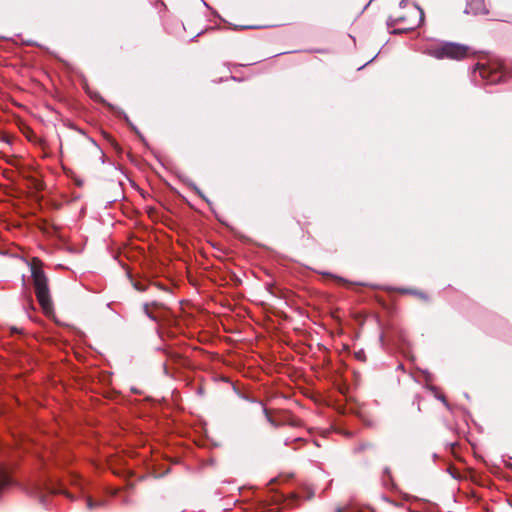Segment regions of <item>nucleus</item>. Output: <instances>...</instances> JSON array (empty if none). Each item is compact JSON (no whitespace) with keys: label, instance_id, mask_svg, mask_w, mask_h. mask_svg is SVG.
Returning a JSON list of instances; mask_svg holds the SVG:
<instances>
[{"label":"nucleus","instance_id":"f257e3e1","mask_svg":"<svg viewBox=\"0 0 512 512\" xmlns=\"http://www.w3.org/2000/svg\"><path fill=\"white\" fill-rule=\"evenodd\" d=\"M468 52L467 46L453 42L432 44L426 49V53L436 59L462 60L467 57Z\"/></svg>","mask_w":512,"mask_h":512},{"label":"nucleus","instance_id":"f03ea898","mask_svg":"<svg viewBox=\"0 0 512 512\" xmlns=\"http://www.w3.org/2000/svg\"><path fill=\"white\" fill-rule=\"evenodd\" d=\"M32 278L37 300L43 311L48 314L52 311V302L49 294L47 278L40 269L32 270Z\"/></svg>","mask_w":512,"mask_h":512},{"label":"nucleus","instance_id":"7ed1b4c3","mask_svg":"<svg viewBox=\"0 0 512 512\" xmlns=\"http://www.w3.org/2000/svg\"><path fill=\"white\" fill-rule=\"evenodd\" d=\"M422 11L418 7H410L405 14L399 15L393 19L397 24H405L404 29H414L419 25Z\"/></svg>","mask_w":512,"mask_h":512},{"label":"nucleus","instance_id":"20e7f679","mask_svg":"<svg viewBox=\"0 0 512 512\" xmlns=\"http://www.w3.org/2000/svg\"><path fill=\"white\" fill-rule=\"evenodd\" d=\"M468 9L470 11L474 12L475 14H477V13L487 14L488 13L484 7V0H472L468 4Z\"/></svg>","mask_w":512,"mask_h":512},{"label":"nucleus","instance_id":"39448f33","mask_svg":"<svg viewBox=\"0 0 512 512\" xmlns=\"http://www.w3.org/2000/svg\"><path fill=\"white\" fill-rule=\"evenodd\" d=\"M150 306L157 308L160 306V304L157 302H152L151 304L145 303L143 305V311H144L145 315L148 316L151 320L156 321V317L150 311Z\"/></svg>","mask_w":512,"mask_h":512},{"label":"nucleus","instance_id":"423d86ee","mask_svg":"<svg viewBox=\"0 0 512 512\" xmlns=\"http://www.w3.org/2000/svg\"><path fill=\"white\" fill-rule=\"evenodd\" d=\"M86 505L88 509H94L103 506L104 502L102 500L94 501L92 498L88 497L86 500Z\"/></svg>","mask_w":512,"mask_h":512},{"label":"nucleus","instance_id":"0eeeda50","mask_svg":"<svg viewBox=\"0 0 512 512\" xmlns=\"http://www.w3.org/2000/svg\"><path fill=\"white\" fill-rule=\"evenodd\" d=\"M133 286L134 288L139 291V292H144L148 289V287L152 286L151 284H143L142 282L140 281H133Z\"/></svg>","mask_w":512,"mask_h":512},{"label":"nucleus","instance_id":"6e6552de","mask_svg":"<svg viewBox=\"0 0 512 512\" xmlns=\"http://www.w3.org/2000/svg\"><path fill=\"white\" fill-rule=\"evenodd\" d=\"M263 412H264V414H265V416H266L267 421H268V422H269L273 427H278V426H279V424H278V423H277V422H276V421H275V420H274V419L269 415L268 410H267L265 407H263Z\"/></svg>","mask_w":512,"mask_h":512},{"label":"nucleus","instance_id":"1a4fd4ad","mask_svg":"<svg viewBox=\"0 0 512 512\" xmlns=\"http://www.w3.org/2000/svg\"><path fill=\"white\" fill-rule=\"evenodd\" d=\"M335 279H336L339 283H341V284H343V285H346V286H350V285H352V282H350V281H348V280H346V279H344V278H341V277H335Z\"/></svg>","mask_w":512,"mask_h":512},{"label":"nucleus","instance_id":"9d476101","mask_svg":"<svg viewBox=\"0 0 512 512\" xmlns=\"http://www.w3.org/2000/svg\"><path fill=\"white\" fill-rule=\"evenodd\" d=\"M90 96L93 99L97 100V101H101V102L103 101L102 98L100 97V95L98 93H96V92L95 93H90Z\"/></svg>","mask_w":512,"mask_h":512},{"label":"nucleus","instance_id":"9b49d317","mask_svg":"<svg viewBox=\"0 0 512 512\" xmlns=\"http://www.w3.org/2000/svg\"><path fill=\"white\" fill-rule=\"evenodd\" d=\"M50 492L52 494H57V493H62L64 491L62 490V488H59V489L53 488V489L50 490Z\"/></svg>","mask_w":512,"mask_h":512},{"label":"nucleus","instance_id":"f8f14e48","mask_svg":"<svg viewBox=\"0 0 512 512\" xmlns=\"http://www.w3.org/2000/svg\"><path fill=\"white\" fill-rule=\"evenodd\" d=\"M313 494H314L313 491H309L307 496H306V499H310L313 496Z\"/></svg>","mask_w":512,"mask_h":512},{"label":"nucleus","instance_id":"ddd939ff","mask_svg":"<svg viewBox=\"0 0 512 512\" xmlns=\"http://www.w3.org/2000/svg\"><path fill=\"white\" fill-rule=\"evenodd\" d=\"M502 78V75L496 76L492 81H498Z\"/></svg>","mask_w":512,"mask_h":512}]
</instances>
